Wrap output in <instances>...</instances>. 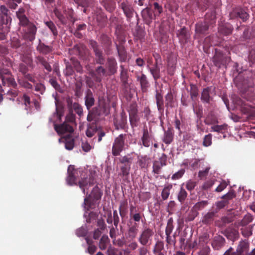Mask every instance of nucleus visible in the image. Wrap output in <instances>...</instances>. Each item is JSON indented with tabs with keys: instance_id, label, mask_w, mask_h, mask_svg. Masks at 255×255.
<instances>
[{
	"instance_id": "42",
	"label": "nucleus",
	"mask_w": 255,
	"mask_h": 255,
	"mask_svg": "<svg viewBox=\"0 0 255 255\" xmlns=\"http://www.w3.org/2000/svg\"><path fill=\"white\" fill-rule=\"evenodd\" d=\"M117 49L121 62H125L127 58V52L123 46H119L117 44Z\"/></svg>"
},
{
	"instance_id": "27",
	"label": "nucleus",
	"mask_w": 255,
	"mask_h": 255,
	"mask_svg": "<svg viewBox=\"0 0 255 255\" xmlns=\"http://www.w3.org/2000/svg\"><path fill=\"white\" fill-rule=\"evenodd\" d=\"M253 220V217L250 214H246L241 220H238L234 223V226L237 228L246 227Z\"/></svg>"
},
{
	"instance_id": "53",
	"label": "nucleus",
	"mask_w": 255,
	"mask_h": 255,
	"mask_svg": "<svg viewBox=\"0 0 255 255\" xmlns=\"http://www.w3.org/2000/svg\"><path fill=\"white\" fill-rule=\"evenodd\" d=\"M165 106L172 108L174 106L173 96L171 92H168L165 96Z\"/></svg>"
},
{
	"instance_id": "58",
	"label": "nucleus",
	"mask_w": 255,
	"mask_h": 255,
	"mask_svg": "<svg viewBox=\"0 0 255 255\" xmlns=\"http://www.w3.org/2000/svg\"><path fill=\"white\" fill-rule=\"evenodd\" d=\"M24 53L21 54V60L23 62L26 63L30 67L33 68L34 65L33 64V60L32 58L27 55H24Z\"/></svg>"
},
{
	"instance_id": "16",
	"label": "nucleus",
	"mask_w": 255,
	"mask_h": 255,
	"mask_svg": "<svg viewBox=\"0 0 255 255\" xmlns=\"http://www.w3.org/2000/svg\"><path fill=\"white\" fill-rule=\"evenodd\" d=\"M10 41V47L12 48L19 49L20 54L25 53L27 45L25 43H21L18 35L11 37Z\"/></svg>"
},
{
	"instance_id": "22",
	"label": "nucleus",
	"mask_w": 255,
	"mask_h": 255,
	"mask_svg": "<svg viewBox=\"0 0 255 255\" xmlns=\"http://www.w3.org/2000/svg\"><path fill=\"white\" fill-rule=\"evenodd\" d=\"M67 173L68 175L67 177L66 181L68 184L70 185L76 184L75 174L78 173V170L75 169L73 165H70L68 168Z\"/></svg>"
},
{
	"instance_id": "36",
	"label": "nucleus",
	"mask_w": 255,
	"mask_h": 255,
	"mask_svg": "<svg viewBox=\"0 0 255 255\" xmlns=\"http://www.w3.org/2000/svg\"><path fill=\"white\" fill-rule=\"evenodd\" d=\"M238 251L242 255H248L249 249V243L246 240L241 241L237 247Z\"/></svg>"
},
{
	"instance_id": "48",
	"label": "nucleus",
	"mask_w": 255,
	"mask_h": 255,
	"mask_svg": "<svg viewBox=\"0 0 255 255\" xmlns=\"http://www.w3.org/2000/svg\"><path fill=\"white\" fill-rule=\"evenodd\" d=\"M164 249V243L161 241H158L155 244L152 252L154 254L163 253L162 251Z\"/></svg>"
},
{
	"instance_id": "63",
	"label": "nucleus",
	"mask_w": 255,
	"mask_h": 255,
	"mask_svg": "<svg viewBox=\"0 0 255 255\" xmlns=\"http://www.w3.org/2000/svg\"><path fill=\"white\" fill-rule=\"evenodd\" d=\"M113 244L119 247L122 248L127 245V241L125 238L122 237L117 240L114 239L113 240Z\"/></svg>"
},
{
	"instance_id": "24",
	"label": "nucleus",
	"mask_w": 255,
	"mask_h": 255,
	"mask_svg": "<svg viewBox=\"0 0 255 255\" xmlns=\"http://www.w3.org/2000/svg\"><path fill=\"white\" fill-rule=\"evenodd\" d=\"M224 234L228 239L233 242L238 240L240 236L238 231L231 227L226 229L224 231Z\"/></svg>"
},
{
	"instance_id": "29",
	"label": "nucleus",
	"mask_w": 255,
	"mask_h": 255,
	"mask_svg": "<svg viewBox=\"0 0 255 255\" xmlns=\"http://www.w3.org/2000/svg\"><path fill=\"white\" fill-rule=\"evenodd\" d=\"M106 70L102 66H98L96 69L95 73L92 75L96 82L100 83L102 81V78L106 75Z\"/></svg>"
},
{
	"instance_id": "61",
	"label": "nucleus",
	"mask_w": 255,
	"mask_h": 255,
	"mask_svg": "<svg viewBox=\"0 0 255 255\" xmlns=\"http://www.w3.org/2000/svg\"><path fill=\"white\" fill-rule=\"evenodd\" d=\"M132 158L129 155H125L119 158V161L123 165H131Z\"/></svg>"
},
{
	"instance_id": "3",
	"label": "nucleus",
	"mask_w": 255,
	"mask_h": 255,
	"mask_svg": "<svg viewBox=\"0 0 255 255\" xmlns=\"http://www.w3.org/2000/svg\"><path fill=\"white\" fill-rule=\"evenodd\" d=\"M86 194L87 196L84 198V204L85 208L89 210L93 208L96 201L101 200L103 192L97 186H96L93 188L90 194H88V192H86Z\"/></svg>"
},
{
	"instance_id": "11",
	"label": "nucleus",
	"mask_w": 255,
	"mask_h": 255,
	"mask_svg": "<svg viewBox=\"0 0 255 255\" xmlns=\"http://www.w3.org/2000/svg\"><path fill=\"white\" fill-rule=\"evenodd\" d=\"M119 8L121 9L128 21H130L131 18L133 16L134 9L133 6L128 0H118Z\"/></svg>"
},
{
	"instance_id": "20",
	"label": "nucleus",
	"mask_w": 255,
	"mask_h": 255,
	"mask_svg": "<svg viewBox=\"0 0 255 255\" xmlns=\"http://www.w3.org/2000/svg\"><path fill=\"white\" fill-rule=\"evenodd\" d=\"M141 16L144 22L149 25L155 18V16L153 13L150 7H147L144 8L141 11Z\"/></svg>"
},
{
	"instance_id": "51",
	"label": "nucleus",
	"mask_w": 255,
	"mask_h": 255,
	"mask_svg": "<svg viewBox=\"0 0 255 255\" xmlns=\"http://www.w3.org/2000/svg\"><path fill=\"white\" fill-rule=\"evenodd\" d=\"M213 62L216 66L220 68L224 64L223 55L220 53H217L213 58Z\"/></svg>"
},
{
	"instance_id": "12",
	"label": "nucleus",
	"mask_w": 255,
	"mask_h": 255,
	"mask_svg": "<svg viewBox=\"0 0 255 255\" xmlns=\"http://www.w3.org/2000/svg\"><path fill=\"white\" fill-rule=\"evenodd\" d=\"M89 44L94 52L96 63L100 65H104L106 61L104 54L97 42L94 40H90Z\"/></svg>"
},
{
	"instance_id": "44",
	"label": "nucleus",
	"mask_w": 255,
	"mask_h": 255,
	"mask_svg": "<svg viewBox=\"0 0 255 255\" xmlns=\"http://www.w3.org/2000/svg\"><path fill=\"white\" fill-rule=\"evenodd\" d=\"M215 214L214 212H209L206 214L202 219V223L204 224L209 225L213 223Z\"/></svg>"
},
{
	"instance_id": "28",
	"label": "nucleus",
	"mask_w": 255,
	"mask_h": 255,
	"mask_svg": "<svg viewBox=\"0 0 255 255\" xmlns=\"http://www.w3.org/2000/svg\"><path fill=\"white\" fill-rule=\"evenodd\" d=\"M115 124L117 129H123L127 128V117L124 112L121 113L120 118L115 122Z\"/></svg>"
},
{
	"instance_id": "56",
	"label": "nucleus",
	"mask_w": 255,
	"mask_h": 255,
	"mask_svg": "<svg viewBox=\"0 0 255 255\" xmlns=\"http://www.w3.org/2000/svg\"><path fill=\"white\" fill-rule=\"evenodd\" d=\"M98 131L97 126L95 125H91L88 127L86 134L88 137H91Z\"/></svg>"
},
{
	"instance_id": "40",
	"label": "nucleus",
	"mask_w": 255,
	"mask_h": 255,
	"mask_svg": "<svg viewBox=\"0 0 255 255\" xmlns=\"http://www.w3.org/2000/svg\"><path fill=\"white\" fill-rule=\"evenodd\" d=\"M141 141L142 145L146 147H148L150 145V136L148 133L147 128L143 129L142 136L141 137Z\"/></svg>"
},
{
	"instance_id": "2",
	"label": "nucleus",
	"mask_w": 255,
	"mask_h": 255,
	"mask_svg": "<svg viewBox=\"0 0 255 255\" xmlns=\"http://www.w3.org/2000/svg\"><path fill=\"white\" fill-rule=\"evenodd\" d=\"M215 23V15L214 12L207 13L205 15V20L200 21L195 25L196 34L201 35L208 33L209 26Z\"/></svg>"
},
{
	"instance_id": "14",
	"label": "nucleus",
	"mask_w": 255,
	"mask_h": 255,
	"mask_svg": "<svg viewBox=\"0 0 255 255\" xmlns=\"http://www.w3.org/2000/svg\"><path fill=\"white\" fill-rule=\"evenodd\" d=\"M230 19L239 18L245 22L249 18V14L246 10L241 7H237L233 9L229 14Z\"/></svg>"
},
{
	"instance_id": "39",
	"label": "nucleus",
	"mask_w": 255,
	"mask_h": 255,
	"mask_svg": "<svg viewBox=\"0 0 255 255\" xmlns=\"http://www.w3.org/2000/svg\"><path fill=\"white\" fill-rule=\"evenodd\" d=\"M63 138L65 139V147L68 150H72L75 144V139L71 134H68Z\"/></svg>"
},
{
	"instance_id": "34",
	"label": "nucleus",
	"mask_w": 255,
	"mask_h": 255,
	"mask_svg": "<svg viewBox=\"0 0 255 255\" xmlns=\"http://www.w3.org/2000/svg\"><path fill=\"white\" fill-rule=\"evenodd\" d=\"M35 62L36 64H41L49 72L52 71V69L47 60L42 56L38 55L35 57Z\"/></svg>"
},
{
	"instance_id": "45",
	"label": "nucleus",
	"mask_w": 255,
	"mask_h": 255,
	"mask_svg": "<svg viewBox=\"0 0 255 255\" xmlns=\"http://www.w3.org/2000/svg\"><path fill=\"white\" fill-rule=\"evenodd\" d=\"M253 226V225H251L244 227H242L241 228V231L243 236H244L245 238H249L252 236L253 234L252 232Z\"/></svg>"
},
{
	"instance_id": "64",
	"label": "nucleus",
	"mask_w": 255,
	"mask_h": 255,
	"mask_svg": "<svg viewBox=\"0 0 255 255\" xmlns=\"http://www.w3.org/2000/svg\"><path fill=\"white\" fill-rule=\"evenodd\" d=\"M64 72L65 75L67 76H71L74 74L73 67L70 62H67L66 63V69Z\"/></svg>"
},
{
	"instance_id": "41",
	"label": "nucleus",
	"mask_w": 255,
	"mask_h": 255,
	"mask_svg": "<svg viewBox=\"0 0 255 255\" xmlns=\"http://www.w3.org/2000/svg\"><path fill=\"white\" fill-rule=\"evenodd\" d=\"M110 240L107 235H103L100 240L99 247L101 250H106L110 245Z\"/></svg>"
},
{
	"instance_id": "18",
	"label": "nucleus",
	"mask_w": 255,
	"mask_h": 255,
	"mask_svg": "<svg viewBox=\"0 0 255 255\" xmlns=\"http://www.w3.org/2000/svg\"><path fill=\"white\" fill-rule=\"evenodd\" d=\"M94 184V179L92 177H90L89 178L87 177L82 178L78 182V185L84 194H86V189H88Z\"/></svg>"
},
{
	"instance_id": "1",
	"label": "nucleus",
	"mask_w": 255,
	"mask_h": 255,
	"mask_svg": "<svg viewBox=\"0 0 255 255\" xmlns=\"http://www.w3.org/2000/svg\"><path fill=\"white\" fill-rule=\"evenodd\" d=\"M240 81L238 86L240 89L242 97L248 101L252 102L255 99L254 83L252 78L241 79V75L238 78Z\"/></svg>"
},
{
	"instance_id": "47",
	"label": "nucleus",
	"mask_w": 255,
	"mask_h": 255,
	"mask_svg": "<svg viewBox=\"0 0 255 255\" xmlns=\"http://www.w3.org/2000/svg\"><path fill=\"white\" fill-rule=\"evenodd\" d=\"M25 10L23 8H20L16 12V16L19 20V24L22 23L23 21L25 22L28 20L24 14Z\"/></svg>"
},
{
	"instance_id": "4",
	"label": "nucleus",
	"mask_w": 255,
	"mask_h": 255,
	"mask_svg": "<svg viewBox=\"0 0 255 255\" xmlns=\"http://www.w3.org/2000/svg\"><path fill=\"white\" fill-rule=\"evenodd\" d=\"M21 33L24 39L33 41L35 38L37 27L34 23L29 20L20 24Z\"/></svg>"
},
{
	"instance_id": "54",
	"label": "nucleus",
	"mask_w": 255,
	"mask_h": 255,
	"mask_svg": "<svg viewBox=\"0 0 255 255\" xmlns=\"http://www.w3.org/2000/svg\"><path fill=\"white\" fill-rule=\"evenodd\" d=\"M187 193L184 189L181 187L179 192L177 195L178 200L181 203H183L185 201L187 197Z\"/></svg>"
},
{
	"instance_id": "30",
	"label": "nucleus",
	"mask_w": 255,
	"mask_h": 255,
	"mask_svg": "<svg viewBox=\"0 0 255 255\" xmlns=\"http://www.w3.org/2000/svg\"><path fill=\"white\" fill-rule=\"evenodd\" d=\"M107 67L110 74L114 75L117 73L118 66L117 61L115 58L109 57L107 59Z\"/></svg>"
},
{
	"instance_id": "33",
	"label": "nucleus",
	"mask_w": 255,
	"mask_h": 255,
	"mask_svg": "<svg viewBox=\"0 0 255 255\" xmlns=\"http://www.w3.org/2000/svg\"><path fill=\"white\" fill-rule=\"evenodd\" d=\"M130 166L129 165H123L121 166V172L119 175L122 176L125 182H129V174L130 170Z\"/></svg>"
},
{
	"instance_id": "52",
	"label": "nucleus",
	"mask_w": 255,
	"mask_h": 255,
	"mask_svg": "<svg viewBox=\"0 0 255 255\" xmlns=\"http://www.w3.org/2000/svg\"><path fill=\"white\" fill-rule=\"evenodd\" d=\"M172 188V184H169L164 187L161 192V197L163 200H166L170 195V191Z\"/></svg>"
},
{
	"instance_id": "37",
	"label": "nucleus",
	"mask_w": 255,
	"mask_h": 255,
	"mask_svg": "<svg viewBox=\"0 0 255 255\" xmlns=\"http://www.w3.org/2000/svg\"><path fill=\"white\" fill-rule=\"evenodd\" d=\"M173 129L168 128L166 130L164 131L163 141L167 144H170L173 140Z\"/></svg>"
},
{
	"instance_id": "57",
	"label": "nucleus",
	"mask_w": 255,
	"mask_h": 255,
	"mask_svg": "<svg viewBox=\"0 0 255 255\" xmlns=\"http://www.w3.org/2000/svg\"><path fill=\"white\" fill-rule=\"evenodd\" d=\"M163 166H164L160 164L158 161H154L152 166V172L157 175L159 174Z\"/></svg>"
},
{
	"instance_id": "8",
	"label": "nucleus",
	"mask_w": 255,
	"mask_h": 255,
	"mask_svg": "<svg viewBox=\"0 0 255 255\" xmlns=\"http://www.w3.org/2000/svg\"><path fill=\"white\" fill-rule=\"evenodd\" d=\"M214 90V88L210 86L204 88L201 92V101L208 110L214 106L213 97L211 95L212 91Z\"/></svg>"
},
{
	"instance_id": "21",
	"label": "nucleus",
	"mask_w": 255,
	"mask_h": 255,
	"mask_svg": "<svg viewBox=\"0 0 255 255\" xmlns=\"http://www.w3.org/2000/svg\"><path fill=\"white\" fill-rule=\"evenodd\" d=\"M176 35L179 41L183 43L187 42L190 38V33L185 26L178 30L176 32Z\"/></svg>"
},
{
	"instance_id": "26",
	"label": "nucleus",
	"mask_w": 255,
	"mask_h": 255,
	"mask_svg": "<svg viewBox=\"0 0 255 255\" xmlns=\"http://www.w3.org/2000/svg\"><path fill=\"white\" fill-rule=\"evenodd\" d=\"M233 30L232 25L228 23L219 24L218 32L220 34L226 36L232 34Z\"/></svg>"
},
{
	"instance_id": "43",
	"label": "nucleus",
	"mask_w": 255,
	"mask_h": 255,
	"mask_svg": "<svg viewBox=\"0 0 255 255\" xmlns=\"http://www.w3.org/2000/svg\"><path fill=\"white\" fill-rule=\"evenodd\" d=\"M149 71L155 80H157L160 77V68L158 66L157 62H156L153 67L149 68Z\"/></svg>"
},
{
	"instance_id": "49",
	"label": "nucleus",
	"mask_w": 255,
	"mask_h": 255,
	"mask_svg": "<svg viewBox=\"0 0 255 255\" xmlns=\"http://www.w3.org/2000/svg\"><path fill=\"white\" fill-rule=\"evenodd\" d=\"M75 115L73 114L72 111H70L65 118L64 122L76 126Z\"/></svg>"
},
{
	"instance_id": "13",
	"label": "nucleus",
	"mask_w": 255,
	"mask_h": 255,
	"mask_svg": "<svg viewBox=\"0 0 255 255\" xmlns=\"http://www.w3.org/2000/svg\"><path fill=\"white\" fill-rule=\"evenodd\" d=\"M206 125H212L211 127V131L217 132L221 133H224L227 131L228 125L224 124L221 125H215V123H218V121L215 119L210 120L209 117H207L204 121Z\"/></svg>"
},
{
	"instance_id": "46",
	"label": "nucleus",
	"mask_w": 255,
	"mask_h": 255,
	"mask_svg": "<svg viewBox=\"0 0 255 255\" xmlns=\"http://www.w3.org/2000/svg\"><path fill=\"white\" fill-rule=\"evenodd\" d=\"M70 63L72 64L73 68H74L75 70L78 73H82L83 72V68L80 62L75 58H71L70 59Z\"/></svg>"
},
{
	"instance_id": "50",
	"label": "nucleus",
	"mask_w": 255,
	"mask_h": 255,
	"mask_svg": "<svg viewBox=\"0 0 255 255\" xmlns=\"http://www.w3.org/2000/svg\"><path fill=\"white\" fill-rule=\"evenodd\" d=\"M103 3L105 8L109 12L114 11L115 9V3L112 0H103Z\"/></svg>"
},
{
	"instance_id": "6",
	"label": "nucleus",
	"mask_w": 255,
	"mask_h": 255,
	"mask_svg": "<svg viewBox=\"0 0 255 255\" xmlns=\"http://www.w3.org/2000/svg\"><path fill=\"white\" fill-rule=\"evenodd\" d=\"M0 79L3 86L12 87L14 88L17 86L14 77L7 69L0 67Z\"/></svg>"
},
{
	"instance_id": "19",
	"label": "nucleus",
	"mask_w": 255,
	"mask_h": 255,
	"mask_svg": "<svg viewBox=\"0 0 255 255\" xmlns=\"http://www.w3.org/2000/svg\"><path fill=\"white\" fill-rule=\"evenodd\" d=\"M155 100L158 111L161 115L160 117L161 123H162L161 117L163 115L164 113V100L162 95L157 90L156 91Z\"/></svg>"
},
{
	"instance_id": "10",
	"label": "nucleus",
	"mask_w": 255,
	"mask_h": 255,
	"mask_svg": "<svg viewBox=\"0 0 255 255\" xmlns=\"http://www.w3.org/2000/svg\"><path fill=\"white\" fill-rule=\"evenodd\" d=\"M49 122L54 124V129L58 135H61L67 133L70 134L73 133L74 131V127L75 126L71 124L64 122L61 124H56L53 119V118H49Z\"/></svg>"
},
{
	"instance_id": "38",
	"label": "nucleus",
	"mask_w": 255,
	"mask_h": 255,
	"mask_svg": "<svg viewBox=\"0 0 255 255\" xmlns=\"http://www.w3.org/2000/svg\"><path fill=\"white\" fill-rule=\"evenodd\" d=\"M95 103V99L92 92L88 90L85 97V105L88 110H89Z\"/></svg>"
},
{
	"instance_id": "15",
	"label": "nucleus",
	"mask_w": 255,
	"mask_h": 255,
	"mask_svg": "<svg viewBox=\"0 0 255 255\" xmlns=\"http://www.w3.org/2000/svg\"><path fill=\"white\" fill-rule=\"evenodd\" d=\"M233 102L237 106L240 107L242 112L246 115L251 116L254 110L253 106L246 103L240 97H236Z\"/></svg>"
},
{
	"instance_id": "7",
	"label": "nucleus",
	"mask_w": 255,
	"mask_h": 255,
	"mask_svg": "<svg viewBox=\"0 0 255 255\" xmlns=\"http://www.w3.org/2000/svg\"><path fill=\"white\" fill-rule=\"evenodd\" d=\"M126 134H121L117 137L113 142L112 153L114 156H118L123 151L126 145Z\"/></svg>"
},
{
	"instance_id": "23",
	"label": "nucleus",
	"mask_w": 255,
	"mask_h": 255,
	"mask_svg": "<svg viewBox=\"0 0 255 255\" xmlns=\"http://www.w3.org/2000/svg\"><path fill=\"white\" fill-rule=\"evenodd\" d=\"M120 79L122 83V86L125 89L127 90L129 87L128 75V70L125 68L124 65H120Z\"/></svg>"
},
{
	"instance_id": "31",
	"label": "nucleus",
	"mask_w": 255,
	"mask_h": 255,
	"mask_svg": "<svg viewBox=\"0 0 255 255\" xmlns=\"http://www.w3.org/2000/svg\"><path fill=\"white\" fill-rule=\"evenodd\" d=\"M138 225L136 223L129 226L127 230V239L132 241L134 240L138 232Z\"/></svg>"
},
{
	"instance_id": "60",
	"label": "nucleus",
	"mask_w": 255,
	"mask_h": 255,
	"mask_svg": "<svg viewBox=\"0 0 255 255\" xmlns=\"http://www.w3.org/2000/svg\"><path fill=\"white\" fill-rule=\"evenodd\" d=\"M21 100L23 101V103L25 106V110L28 111L30 109L31 102L30 97L24 94L23 95Z\"/></svg>"
},
{
	"instance_id": "35",
	"label": "nucleus",
	"mask_w": 255,
	"mask_h": 255,
	"mask_svg": "<svg viewBox=\"0 0 255 255\" xmlns=\"http://www.w3.org/2000/svg\"><path fill=\"white\" fill-rule=\"evenodd\" d=\"M136 78L137 80L140 83L142 91L143 92H146L149 84L146 75L144 74H141L140 76H137Z\"/></svg>"
},
{
	"instance_id": "5",
	"label": "nucleus",
	"mask_w": 255,
	"mask_h": 255,
	"mask_svg": "<svg viewBox=\"0 0 255 255\" xmlns=\"http://www.w3.org/2000/svg\"><path fill=\"white\" fill-rule=\"evenodd\" d=\"M154 232L152 229L144 227L141 231L137 238L138 242L143 246H148L151 244Z\"/></svg>"
},
{
	"instance_id": "59",
	"label": "nucleus",
	"mask_w": 255,
	"mask_h": 255,
	"mask_svg": "<svg viewBox=\"0 0 255 255\" xmlns=\"http://www.w3.org/2000/svg\"><path fill=\"white\" fill-rule=\"evenodd\" d=\"M101 41L102 44L106 47H110L112 44L111 38L106 34H103L101 35Z\"/></svg>"
},
{
	"instance_id": "9",
	"label": "nucleus",
	"mask_w": 255,
	"mask_h": 255,
	"mask_svg": "<svg viewBox=\"0 0 255 255\" xmlns=\"http://www.w3.org/2000/svg\"><path fill=\"white\" fill-rule=\"evenodd\" d=\"M209 241V236L207 234L200 236L199 238H196L193 241L192 239L188 240L186 242V245L188 249L190 250H196L199 247L205 246Z\"/></svg>"
},
{
	"instance_id": "17",
	"label": "nucleus",
	"mask_w": 255,
	"mask_h": 255,
	"mask_svg": "<svg viewBox=\"0 0 255 255\" xmlns=\"http://www.w3.org/2000/svg\"><path fill=\"white\" fill-rule=\"evenodd\" d=\"M109 104L105 100L99 101V106L95 110V114L97 116H107L110 113Z\"/></svg>"
},
{
	"instance_id": "55",
	"label": "nucleus",
	"mask_w": 255,
	"mask_h": 255,
	"mask_svg": "<svg viewBox=\"0 0 255 255\" xmlns=\"http://www.w3.org/2000/svg\"><path fill=\"white\" fill-rule=\"evenodd\" d=\"M152 5L153 7V12L155 16H159L163 12L162 5L159 4L157 2H154Z\"/></svg>"
},
{
	"instance_id": "32",
	"label": "nucleus",
	"mask_w": 255,
	"mask_h": 255,
	"mask_svg": "<svg viewBox=\"0 0 255 255\" xmlns=\"http://www.w3.org/2000/svg\"><path fill=\"white\" fill-rule=\"evenodd\" d=\"M36 50L40 54L45 55L52 52L53 47L46 45L44 43L41 42L40 40L39 43L36 47Z\"/></svg>"
},
{
	"instance_id": "25",
	"label": "nucleus",
	"mask_w": 255,
	"mask_h": 255,
	"mask_svg": "<svg viewBox=\"0 0 255 255\" xmlns=\"http://www.w3.org/2000/svg\"><path fill=\"white\" fill-rule=\"evenodd\" d=\"M225 239L222 236H216L214 237L212 242V248L215 250H220L225 246Z\"/></svg>"
},
{
	"instance_id": "62",
	"label": "nucleus",
	"mask_w": 255,
	"mask_h": 255,
	"mask_svg": "<svg viewBox=\"0 0 255 255\" xmlns=\"http://www.w3.org/2000/svg\"><path fill=\"white\" fill-rule=\"evenodd\" d=\"M18 83L19 85L24 88H26L27 89H32L33 88V86L31 84L29 83L28 81L24 79H17Z\"/></svg>"
}]
</instances>
